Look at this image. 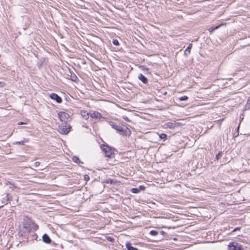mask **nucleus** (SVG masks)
Instances as JSON below:
<instances>
[{"instance_id": "obj_37", "label": "nucleus", "mask_w": 250, "mask_h": 250, "mask_svg": "<svg viewBox=\"0 0 250 250\" xmlns=\"http://www.w3.org/2000/svg\"><path fill=\"white\" fill-rule=\"evenodd\" d=\"M2 206H0V208L1 207H2Z\"/></svg>"}, {"instance_id": "obj_29", "label": "nucleus", "mask_w": 250, "mask_h": 250, "mask_svg": "<svg viewBox=\"0 0 250 250\" xmlns=\"http://www.w3.org/2000/svg\"><path fill=\"white\" fill-rule=\"evenodd\" d=\"M140 67H142V70H146V71H148V69L147 68H146L145 66H140Z\"/></svg>"}, {"instance_id": "obj_3", "label": "nucleus", "mask_w": 250, "mask_h": 250, "mask_svg": "<svg viewBox=\"0 0 250 250\" xmlns=\"http://www.w3.org/2000/svg\"><path fill=\"white\" fill-rule=\"evenodd\" d=\"M116 130L122 135L127 136L130 134V130L125 126L119 125Z\"/></svg>"}, {"instance_id": "obj_30", "label": "nucleus", "mask_w": 250, "mask_h": 250, "mask_svg": "<svg viewBox=\"0 0 250 250\" xmlns=\"http://www.w3.org/2000/svg\"><path fill=\"white\" fill-rule=\"evenodd\" d=\"M139 188H140L139 190H144L145 189V188L143 186H140L139 187Z\"/></svg>"}, {"instance_id": "obj_15", "label": "nucleus", "mask_w": 250, "mask_h": 250, "mask_svg": "<svg viewBox=\"0 0 250 250\" xmlns=\"http://www.w3.org/2000/svg\"><path fill=\"white\" fill-rule=\"evenodd\" d=\"M81 115L86 120L88 119L89 117V113H88L84 110L81 111Z\"/></svg>"}, {"instance_id": "obj_8", "label": "nucleus", "mask_w": 250, "mask_h": 250, "mask_svg": "<svg viewBox=\"0 0 250 250\" xmlns=\"http://www.w3.org/2000/svg\"><path fill=\"white\" fill-rule=\"evenodd\" d=\"M49 97L51 99L55 100L58 103L60 104L62 102V98L56 93H52L50 94Z\"/></svg>"}, {"instance_id": "obj_35", "label": "nucleus", "mask_w": 250, "mask_h": 250, "mask_svg": "<svg viewBox=\"0 0 250 250\" xmlns=\"http://www.w3.org/2000/svg\"><path fill=\"white\" fill-rule=\"evenodd\" d=\"M107 183H110V184H113V181L112 180H110V182H108Z\"/></svg>"}, {"instance_id": "obj_6", "label": "nucleus", "mask_w": 250, "mask_h": 250, "mask_svg": "<svg viewBox=\"0 0 250 250\" xmlns=\"http://www.w3.org/2000/svg\"><path fill=\"white\" fill-rule=\"evenodd\" d=\"M71 126L70 125L64 126H59L58 128L59 132L62 134H67L70 131Z\"/></svg>"}, {"instance_id": "obj_27", "label": "nucleus", "mask_w": 250, "mask_h": 250, "mask_svg": "<svg viewBox=\"0 0 250 250\" xmlns=\"http://www.w3.org/2000/svg\"><path fill=\"white\" fill-rule=\"evenodd\" d=\"M40 164V163L39 162H36L34 163V167H37L39 166Z\"/></svg>"}, {"instance_id": "obj_14", "label": "nucleus", "mask_w": 250, "mask_h": 250, "mask_svg": "<svg viewBox=\"0 0 250 250\" xmlns=\"http://www.w3.org/2000/svg\"><path fill=\"white\" fill-rule=\"evenodd\" d=\"M126 247L128 250H139L137 248L132 247L131 243L129 242L126 243Z\"/></svg>"}, {"instance_id": "obj_1", "label": "nucleus", "mask_w": 250, "mask_h": 250, "mask_svg": "<svg viewBox=\"0 0 250 250\" xmlns=\"http://www.w3.org/2000/svg\"><path fill=\"white\" fill-rule=\"evenodd\" d=\"M23 227L25 231L28 233L36 230L38 229V226L28 218L24 219Z\"/></svg>"}, {"instance_id": "obj_5", "label": "nucleus", "mask_w": 250, "mask_h": 250, "mask_svg": "<svg viewBox=\"0 0 250 250\" xmlns=\"http://www.w3.org/2000/svg\"><path fill=\"white\" fill-rule=\"evenodd\" d=\"M58 117L61 121L66 123L69 121L70 116L65 112H59Z\"/></svg>"}, {"instance_id": "obj_2", "label": "nucleus", "mask_w": 250, "mask_h": 250, "mask_svg": "<svg viewBox=\"0 0 250 250\" xmlns=\"http://www.w3.org/2000/svg\"><path fill=\"white\" fill-rule=\"evenodd\" d=\"M101 149L105 157L112 158L114 157V153L111 147L107 144L101 146Z\"/></svg>"}, {"instance_id": "obj_10", "label": "nucleus", "mask_w": 250, "mask_h": 250, "mask_svg": "<svg viewBox=\"0 0 250 250\" xmlns=\"http://www.w3.org/2000/svg\"><path fill=\"white\" fill-rule=\"evenodd\" d=\"M42 241L47 243L50 244L51 242V240L50 237L46 234H44L42 236Z\"/></svg>"}, {"instance_id": "obj_36", "label": "nucleus", "mask_w": 250, "mask_h": 250, "mask_svg": "<svg viewBox=\"0 0 250 250\" xmlns=\"http://www.w3.org/2000/svg\"><path fill=\"white\" fill-rule=\"evenodd\" d=\"M9 194L7 193V199L8 200H10V198H9Z\"/></svg>"}, {"instance_id": "obj_38", "label": "nucleus", "mask_w": 250, "mask_h": 250, "mask_svg": "<svg viewBox=\"0 0 250 250\" xmlns=\"http://www.w3.org/2000/svg\"><path fill=\"white\" fill-rule=\"evenodd\" d=\"M115 250H118L116 249Z\"/></svg>"}, {"instance_id": "obj_13", "label": "nucleus", "mask_w": 250, "mask_h": 250, "mask_svg": "<svg viewBox=\"0 0 250 250\" xmlns=\"http://www.w3.org/2000/svg\"><path fill=\"white\" fill-rule=\"evenodd\" d=\"M29 142V139L27 138H24L23 140L21 141H17L14 143V144L16 145H24L25 143H27Z\"/></svg>"}, {"instance_id": "obj_21", "label": "nucleus", "mask_w": 250, "mask_h": 250, "mask_svg": "<svg viewBox=\"0 0 250 250\" xmlns=\"http://www.w3.org/2000/svg\"><path fill=\"white\" fill-rule=\"evenodd\" d=\"M179 99L180 101H187L188 100V97L187 96H182V97L179 98Z\"/></svg>"}, {"instance_id": "obj_7", "label": "nucleus", "mask_w": 250, "mask_h": 250, "mask_svg": "<svg viewBox=\"0 0 250 250\" xmlns=\"http://www.w3.org/2000/svg\"><path fill=\"white\" fill-rule=\"evenodd\" d=\"M181 125V123L178 122H167L164 124V127L165 128H168L170 129H174L176 127H178Z\"/></svg>"}, {"instance_id": "obj_12", "label": "nucleus", "mask_w": 250, "mask_h": 250, "mask_svg": "<svg viewBox=\"0 0 250 250\" xmlns=\"http://www.w3.org/2000/svg\"><path fill=\"white\" fill-rule=\"evenodd\" d=\"M192 43H190L188 44V46L187 49L184 51V54L185 56H187L190 53V50L192 48Z\"/></svg>"}, {"instance_id": "obj_19", "label": "nucleus", "mask_w": 250, "mask_h": 250, "mask_svg": "<svg viewBox=\"0 0 250 250\" xmlns=\"http://www.w3.org/2000/svg\"><path fill=\"white\" fill-rule=\"evenodd\" d=\"M77 79H78V78L75 74H71V80L72 81L76 82Z\"/></svg>"}, {"instance_id": "obj_32", "label": "nucleus", "mask_w": 250, "mask_h": 250, "mask_svg": "<svg viewBox=\"0 0 250 250\" xmlns=\"http://www.w3.org/2000/svg\"><path fill=\"white\" fill-rule=\"evenodd\" d=\"M239 126H238L237 128V134L234 136V137H236L238 135V130H239Z\"/></svg>"}, {"instance_id": "obj_23", "label": "nucleus", "mask_w": 250, "mask_h": 250, "mask_svg": "<svg viewBox=\"0 0 250 250\" xmlns=\"http://www.w3.org/2000/svg\"><path fill=\"white\" fill-rule=\"evenodd\" d=\"M131 191L133 193H137L140 191V190L137 188H133Z\"/></svg>"}, {"instance_id": "obj_22", "label": "nucleus", "mask_w": 250, "mask_h": 250, "mask_svg": "<svg viewBox=\"0 0 250 250\" xmlns=\"http://www.w3.org/2000/svg\"><path fill=\"white\" fill-rule=\"evenodd\" d=\"M106 239L108 241L111 242H113L114 241V238L112 237L107 236V237H106Z\"/></svg>"}, {"instance_id": "obj_33", "label": "nucleus", "mask_w": 250, "mask_h": 250, "mask_svg": "<svg viewBox=\"0 0 250 250\" xmlns=\"http://www.w3.org/2000/svg\"><path fill=\"white\" fill-rule=\"evenodd\" d=\"M23 124H25V123L24 122H20L18 123V125H23Z\"/></svg>"}, {"instance_id": "obj_25", "label": "nucleus", "mask_w": 250, "mask_h": 250, "mask_svg": "<svg viewBox=\"0 0 250 250\" xmlns=\"http://www.w3.org/2000/svg\"><path fill=\"white\" fill-rule=\"evenodd\" d=\"M73 160L75 163H78L80 162V159L78 157H74Z\"/></svg>"}, {"instance_id": "obj_34", "label": "nucleus", "mask_w": 250, "mask_h": 250, "mask_svg": "<svg viewBox=\"0 0 250 250\" xmlns=\"http://www.w3.org/2000/svg\"><path fill=\"white\" fill-rule=\"evenodd\" d=\"M240 229V228H238H238H236L235 229H233V231H236L237 230H238V229Z\"/></svg>"}, {"instance_id": "obj_20", "label": "nucleus", "mask_w": 250, "mask_h": 250, "mask_svg": "<svg viewBox=\"0 0 250 250\" xmlns=\"http://www.w3.org/2000/svg\"><path fill=\"white\" fill-rule=\"evenodd\" d=\"M149 233L152 236H156L157 235H158V232L157 230H152L150 231Z\"/></svg>"}, {"instance_id": "obj_28", "label": "nucleus", "mask_w": 250, "mask_h": 250, "mask_svg": "<svg viewBox=\"0 0 250 250\" xmlns=\"http://www.w3.org/2000/svg\"><path fill=\"white\" fill-rule=\"evenodd\" d=\"M84 179H85L86 181H88L89 180V176L87 175H84Z\"/></svg>"}, {"instance_id": "obj_18", "label": "nucleus", "mask_w": 250, "mask_h": 250, "mask_svg": "<svg viewBox=\"0 0 250 250\" xmlns=\"http://www.w3.org/2000/svg\"><path fill=\"white\" fill-rule=\"evenodd\" d=\"M220 26V25L209 28L208 29V31L209 32L210 34H212L214 30L218 29Z\"/></svg>"}, {"instance_id": "obj_31", "label": "nucleus", "mask_w": 250, "mask_h": 250, "mask_svg": "<svg viewBox=\"0 0 250 250\" xmlns=\"http://www.w3.org/2000/svg\"><path fill=\"white\" fill-rule=\"evenodd\" d=\"M4 85V82H0V86H3Z\"/></svg>"}, {"instance_id": "obj_26", "label": "nucleus", "mask_w": 250, "mask_h": 250, "mask_svg": "<svg viewBox=\"0 0 250 250\" xmlns=\"http://www.w3.org/2000/svg\"><path fill=\"white\" fill-rule=\"evenodd\" d=\"M113 43L115 45H119V41L116 40V39H114L113 40Z\"/></svg>"}, {"instance_id": "obj_17", "label": "nucleus", "mask_w": 250, "mask_h": 250, "mask_svg": "<svg viewBox=\"0 0 250 250\" xmlns=\"http://www.w3.org/2000/svg\"><path fill=\"white\" fill-rule=\"evenodd\" d=\"M159 137L163 139L164 141H165L167 139V135L165 133H161L159 135Z\"/></svg>"}, {"instance_id": "obj_9", "label": "nucleus", "mask_w": 250, "mask_h": 250, "mask_svg": "<svg viewBox=\"0 0 250 250\" xmlns=\"http://www.w3.org/2000/svg\"><path fill=\"white\" fill-rule=\"evenodd\" d=\"M89 116L92 118L95 119L100 118L102 117L101 114L100 113L96 111H93L92 112H90Z\"/></svg>"}, {"instance_id": "obj_4", "label": "nucleus", "mask_w": 250, "mask_h": 250, "mask_svg": "<svg viewBox=\"0 0 250 250\" xmlns=\"http://www.w3.org/2000/svg\"><path fill=\"white\" fill-rule=\"evenodd\" d=\"M243 246L238 243L232 242L228 245L229 250H242Z\"/></svg>"}, {"instance_id": "obj_11", "label": "nucleus", "mask_w": 250, "mask_h": 250, "mask_svg": "<svg viewBox=\"0 0 250 250\" xmlns=\"http://www.w3.org/2000/svg\"><path fill=\"white\" fill-rule=\"evenodd\" d=\"M138 79L142 81L144 84H146L148 83L147 79L142 74H140L138 75Z\"/></svg>"}, {"instance_id": "obj_24", "label": "nucleus", "mask_w": 250, "mask_h": 250, "mask_svg": "<svg viewBox=\"0 0 250 250\" xmlns=\"http://www.w3.org/2000/svg\"><path fill=\"white\" fill-rule=\"evenodd\" d=\"M222 156V152H219L215 156V159L218 160Z\"/></svg>"}, {"instance_id": "obj_16", "label": "nucleus", "mask_w": 250, "mask_h": 250, "mask_svg": "<svg viewBox=\"0 0 250 250\" xmlns=\"http://www.w3.org/2000/svg\"><path fill=\"white\" fill-rule=\"evenodd\" d=\"M109 125L114 129H117L118 128L119 125H118L117 124L113 122H110L109 123Z\"/></svg>"}]
</instances>
